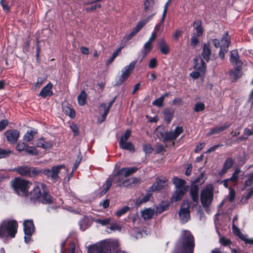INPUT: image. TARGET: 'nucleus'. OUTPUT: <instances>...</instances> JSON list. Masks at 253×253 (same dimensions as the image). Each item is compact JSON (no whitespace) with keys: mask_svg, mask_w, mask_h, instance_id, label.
Listing matches in <instances>:
<instances>
[{"mask_svg":"<svg viewBox=\"0 0 253 253\" xmlns=\"http://www.w3.org/2000/svg\"><path fill=\"white\" fill-rule=\"evenodd\" d=\"M205 108V105L203 102H197L195 104L194 110L196 112H199L203 111Z\"/></svg>","mask_w":253,"mask_h":253,"instance_id":"nucleus-45","label":"nucleus"},{"mask_svg":"<svg viewBox=\"0 0 253 253\" xmlns=\"http://www.w3.org/2000/svg\"><path fill=\"white\" fill-rule=\"evenodd\" d=\"M131 131L130 129H127L125 133L121 136L119 142L127 141V140L131 135Z\"/></svg>","mask_w":253,"mask_h":253,"instance_id":"nucleus-46","label":"nucleus"},{"mask_svg":"<svg viewBox=\"0 0 253 253\" xmlns=\"http://www.w3.org/2000/svg\"><path fill=\"white\" fill-rule=\"evenodd\" d=\"M199 37L196 35V34H193L191 39V45L195 48L200 42Z\"/></svg>","mask_w":253,"mask_h":253,"instance_id":"nucleus-44","label":"nucleus"},{"mask_svg":"<svg viewBox=\"0 0 253 253\" xmlns=\"http://www.w3.org/2000/svg\"><path fill=\"white\" fill-rule=\"evenodd\" d=\"M12 153L10 150H5L0 148V159L9 156Z\"/></svg>","mask_w":253,"mask_h":253,"instance_id":"nucleus-50","label":"nucleus"},{"mask_svg":"<svg viewBox=\"0 0 253 253\" xmlns=\"http://www.w3.org/2000/svg\"><path fill=\"white\" fill-rule=\"evenodd\" d=\"M93 221L98 224H100L103 226H105L111 224L112 221V218L110 217L107 218H99L94 219Z\"/></svg>","mask_w":253,"mask_h":253,"instance_id":"nucleus-33","label":"nucleus"},{"mask_svg":"<svg viewBox=\"0 0 253 253\" xmlns=\"http://www.w3.org/2000/svg\"><path fill=\"white\" fill-rule=\"evenodd\" d=\"M213 197V187L212 184H208L201 191V201L204 208H208L211 205Z\"/></svg>","mask_w":253,"mask_h":253,"instance_id":"nucleus-5","label":"nucleus"},{"mask_svg":"<svg viewBox=\"0 0 253 253\" xmlns=\"http://www.w3.org/2000/svg\"><path fill=\"white\" fill-rule=\"evenodd\" d=\"M167 181V179L165 177L163 179L157 178L156 182L151 187L150 190L154 191L162 189L166 185Z\"/></svg>","mask_w":253,"mask_h":253,"instance_id":"nucleus-18","label":"nucleus"},{"mask_svg":"<svg viewBox=\"0 0 253 253\" xmlns=\"http://www.w3.org/2000/svg\"><path fill=\"white\" fill-rule=\"evenodd\" d=\"M159 47L161 52L164 54H167L169 51V48L166 41L162 39L159 42Z\"/></svg>","mask_w":253,"mask_h":253,"instance_id":"nucleus-32","label":"nucleus"},{"mask_svg":"<svg viewBox=\"0 0 253 253\" xmlns=\"http://www.w3.org/2000/svg\"><path fill=\"white\" fill-rule=\"evenodd\" d=\"M122 48L119 47L115 52H113L112 56L109 58L106 62V65L107 66L110 65L116 58V57L119 55V54L121 52Z\"/></svg>","mask_w":253,"mask_h":253,"instance_id":"nucleus-42","label":"nucleus"},{"mask_svg":"<svg viewBox=\"0 0 253 253\" xmlns=\"http://www.w3.org/2000/svg\"><path fill=\"white\" fill-rule=\"evenodd\" d=\"M137 33V32L133 29L129 34L126 35V37H124V39H126V41H129Z\"/></svg>","mask_w":253,"mask_h":253,"instance_id":"nucleus-62","label":"nucleus"},{"mask_svg":"<svg viewBox=\"0 0 253 253\" xmlns=\"http://www.w3.org/2000/svg\"><path fill=\"white\" fill-rule=\"evenodd\" d=\"M111 226L110 227V229L113 231H121V227L120 226H119L117 223H112V222H111V224H110Z\"/></svg>","mask_w":253,"mask_h":253,"instance_id":"nucleus-57","label":"nucleus"},{"mask_svg":"<svg viewBox=\"0 0 253 253\" xmlns=\"http://www.w3.org/2000/svg\"><path fill=\"white\" fill-rule=\"evenodd\" d=\"M45 187V185L42 183H36L34 189L27 194L30 201L34 203L39 202Z\"/></svg>","mask_w":253,"mask_h":253,"instance_id":"nucleus-7","label":"nucleus"},{"mask_svg":"<svg viewBox=\"0 0 253 253\" xmlns=\"http://www.w3.org/2000/svg\"><path fill=\"white\" fill-rule=\"evenodd\" d=\"M154 214V211L151 209H147L142 211V216L144 219L152 218Z\"/></svg>","mask_w":253,"mask_h":253,"instance_id":"nucleus-39","label":"nucleus"},{"mask_svg":"<svg viewBox=\"0 0 253 253\" xmlns=\"http://www.w3.org/2000/svg\"><path fill=\"white\" fill-rule=\"evenodd\" d=\"M240 170L236 169L233 172L232 176L230 178H228V180L232 181L233 183H236L238 180V174L240 172Z\"/></svg>","mask_w":253,"mask_h":253,"instance_id":"nucleus-47","label":"nucleus"},{"mask_svg":"<svg viewBox=\"0 0 253 253\" xmlns=\"http://www.w3.org/2000/svg\"><path fill=\"white\" fill-rule=\"evenodd\" d=\"M164 118L168 124H169L173 118V112L170 109H165L164 111Z\"/></svg>","mask_w":253,"mask_h":253,"instance_id":"nucleus-41","label":"nucleus"},{"mask_svg":"<svg viewBox=\"0 0 253 253\" xmlns=\"http://www.w3.org/2000/svg\"><path fill=\"white\" fill-rule=\"evenodd\" d=\"M143 48L144 49V55H146L149 53L152 49V43L147 42L144 44Z\"/></svg>","mask_w":253,"mask_h":253,"instance_id":"nucleus-49","label":"nucleus"},{"mask_svg":"<svg viewBox=\"0 0 253 253\" xmlns=\"http://www.w3.org/2000/svg\"><path fill=\"white\" fill-rule=\"evenodd\" d=\"M234 161L231 158H228L224 162L223 168L222 169V173H225L228 169H230L233 165Z\"/></svg>","mask_w":253,"mask_h":253,"instance_id":"nucleus-38","label":"nucleus"},{"mask_svg":"<svg viewBox=\"0 0 253 253\" xmlns=\"http://www.w3.org/2000/svg\"><path fill=\"white\" fill-rule=\"evenodd\" d=\"M8 125V122L6 120L0 121V131L3 130Z\"/></svg>","mask_w":253,"mask_h":253,"instance_id":"nucleus-64","label":"nucleus"},{"mask_svg":"<svg viewBox=\"0 0 253 253\" xmlns=\"http://www.w3.org/2000/svg\"><path fill=\"white\" fill-rule=\"evenodd\" d=\"M138 170L136 167L125 168L121 169L117 174L111 175L113 179V183L116 184L117 186H124L128 187L131 186L128 184L127 177L135 173Z\"/></svg>","mask_w":253,"mask_h":253,"instance_id":"nucleus-1","label":"nucleus"},{"mask_svg":"<svg viewBox=\"0 0 253 253\" xmlns=\"http://www.w3.org/2000/svg\"><path fill=\"white\" fill-rule=\"evenodd\" d=\"M221 43L222 45L221 46V47L228 49V47L230 43V38L228 33H226L224 34L221 39Z\"/></svg>","mask_w":253,"mask_h":253,"instance_id":"nucleus-37","label":"nucleus"},{"mask_svg":"<svg viewBox=\"0 0 253 253\" xmlns=\"http://www.w3.org/2000/svg\"><path fill=\"white\" fill-rule=\"evenodd\" d=\"M61 168H62V166L53 167L51 170L49 169H44L43 173L53 179H57L58 178V174Z\"/></svg>","mask_w":253,"mask_h":253,"instance_id":"nucleus-13","label":"nucleus"},{"mask_svg":"<svg viewBox=\"0 0 253 253\" xmlns=\"http://www.w3.org/2000/svg\"><path fill=\"white\" fill-rule=\"evenodd\" d=\"M230 62L235 68H240L243 65L242 62L239 59V55L237 50H233L230 53Z\"/></svg>","mask_w":253,"mask_h":253,"instance_id":"nucleus-14","label":"nucleus"},{"mask_svg":"<svg viewBox=\"0 0 253 253\" xmlns=\"http://www.w3.org/2000/svg\"><path fill=\"white\" fill-rule=\"evenodd\" d=\"M228 49L225 48H223L220 47V50L219 52V56L222 59H224L225 57V53L227 52Z\"/></svg>","mask_w":253,"mask_h":253,"instance_id":"nucleus-59","label":"nucleus"},{"mask_svg":"<svg viewBox=\"0 0 253 253\" xmlns=\"http://www.w3.org/2000/svg\"><path fill=\"white\" fill-rule=\"evenodd\" d=\"M116 98H117V97L115 96L113 98V99L111 101H110L109 102L108 106H106V104L105 103H103L100 104V107H103L104 108V113H103V114L102 115V119L101 120V122H103V121H104L106 120L107 115H108L111 107L112 106L113 103L115 101V100L116 99Z\"/></svg>","mask_w":253,"mask_h":253,"instance_id":"nucleus-21","label":"nucleus"},{"mask_svg":"<svg viewBox=\"0 0 253 253\" xmlns=\"http://www.w3.org/2000/svg\"><path fill=\"white\" fill-rule=\"evenodd\" d=\"M164 97H160L155 99L152 103L153 105L157 106L159 107H161L163 105Z\"/></svg>","mask_w":253,"mask_h":253,"instance_id":"nucleus-53","label":"nucleus"},{"mask_svg":"<svg viewBox=\"0 0 253 253\" xmlns=\"http://www.w3.org/2000/svg\"><path fill=\"white\" fill-rule=\"evenodd\" d=\"M211 54V46L210 42L204 43L203 45L202 56L207 61L209 62Z\"/></svg>","mask_w":253,"mask_h":253,"instance_id":"nucleus-16","label":"nucleus"},{"mask_svg":"<svg viewBox=\"0 0 253 253\" xmlns=\"http://www.w3.org/2000/svg\"><path fill=\"white\" fill-rule=\"evenodd\" d=\"M244 177L245 179L244 184V188H246L248 187L251 186L253 182V172L245 174Z\"/></svg>","mask_w":253,"mask_h":253,"instance_id":"nucleus-30","label":"nucleus"},{"mask_svg":"<svg viewBox=\"0 0 253 253\" xmlns=\"http://www.w3.org/2000/svg\"><path fill=\"white\" fill-rule=\"evenodd\" d=\"M37 133L35 130H30L27 131L23 137V140L26 142H29L33 139L34 136Z\"/></svg>","mask_w":253,"mask_h":253,"instance_id":"nucleus-36","label":"nucleus"},{"mask_svg":"<svg viewBox=\"0 0 253 253\" xmlns=\"http://www.w3.org/2000/svg\"><path fill=\"white\" fill-rule=\"evenodd\" d=\"M137 61H132L128 65L126 66L121 71V75L115 85H120L125 82L129 77L132 71L133 70Z\"/></svg>","mask_w":253,"mask_h":253,"instance_id":"nucleus-8","label":"nucleus"},{"mask_svg":"<svg viewBox=\"0 0 253 253\" xmlns=\"http://www.w3.org/2000/svg\"><path fill=\"white\" fill-rule=\"evenodd\" d=\"M19 174L22 176L35 177L38 175L41 171L35 168H31L28 166H21L15 169Z\"/></svg>","mask_w":253,"mask_h":253,"instance_id":"nucleus-10","label":"nucleus"},{"mask_svg":"<svg viewBox=\"0 0 253 253\" xmlns=\"http://www.w3.org/2000/svg\"><path fill=\"white\" fill-rule=\"evenodd\" d=\"M27 144L24 142H19L16 146L15 149L19 152H22L26 150Z\"/></svg>","mask_w":253,"mask_h":253,"instance_id":"nucleus-51","label":"nucleus"},{"mask_svg":"<svg viewBox=\"0 0 253 253\" xmlns=\"http://www.w3.org/2000/svg\"><path fill=\"white\" fill-rule=\"evenodd\" d=\"M36 144L37 147H41L44 150L49 149L52 146V143L51 141H45L42 138L37 140Z\"/></svg>","mask_w":253,"mask_h":253,"instance_id":"nucleus-24","label":"nucleus"},{"mask_svg":"<svg viewBox=\"0 0 253 253\" xmlns=\"http://www.w3.org/2000/svg\"><path fill=\"white\" fill-rule=\"evenodd\" d=\"M239 238L244 241L246 244H253V239H251L247 238V236L243 235L242 233L238 235Z\"/></svg>","mask_w":253,"mask_h":253,"instance_id":"nucleus-54","label":"nucleus"},{"mask_svg":"<svg viewBox=\"0 0 253 253\" xmlns=\"http://www.w3.org/2000/svg\"><path fill=\"white\" fill-rule=\"evenodd\" d=\"M91 4V6L86 7L85 10L87 12H90L92 11L99 9L101 7V4L96 3L95 1H89L84 3V5H87Z\"/></svg>","mask_w":253,"mask_h":253,"instance_id":"nucleus-29","label":"nucleus"},{"mask_svg":"<svg viewBox=\"0 0 253 253\" xmlns=\"http://www.w3.org/2000/svg\"><path fill=\"white\" fill-rule=\"evenodd\" d=\"M185 207L181 208L179 212V216L181 222L184 224L186 223L190 218V212H189V205L187 203Z\"/></svg>","mask_w":253,"mask_h":253,"instance_id":"nucleus-12","label":"nucleus"},{"mask_svg":"<svg viewBox=\"0 0 253 253\" xmlns=\"http://www.w3.org/2000/svg\"><path fill=\"white\" fill-rule=\"evenodd\" d=\"M219 242L220 244L223 245V246H227L231 243V241H230V240L224 237L220 238Z\"/></svg>","mask_w":253,"mask_h":253,"instance_id":"nucleus-58","label":"nucleus"},{"mask_svg":"<svg viewBox=\"0 0 253 253\" xmlns=\"http://www.w3.org/2000/svg\"><path fill=\"white\" fill-rule=\"evenodd\" d=\"M155 2L153 0H146L144 3V11L146 13L152 12V14L156 11H154V5Z\"/></svg>","mask_w":253,"mask_h":253,"instance_id":"nucleus-28","label":"nucleus"},{"mask_svg":"<svg viewBox=\"0 0 253 253\" xmlns=\"http://www.w3.org/2000/svg\"><path fill=\"white\" fill-rule=\"evenodd\" d=\"M188 189V186H185L184 187L176 189L172 195V200L175 201L181 200Z\"/></svg>","mask_w":253,"mask_h":253,"instance_id":"nucleus-17","label":"nucleus"},{"mask_svg":"<svg viewBox=\"0 0 253 253\" xmlns=\"http://www.w3.org/2000/svg\"><path fill=\"white\" fill-rule=\"evenodd\" d=\"M194 60L196 62L194 66L195 69L204 74L206 71V65L205 62L200 57L196 58Z\"/></svg>","mask_w":253,"mask_h":253,"instance_id":"nucleus-19","label":"nucleus"},{"mask_svg":"<svg viewBox=\"0 0 253 253\" xmlns=\"http://www.w3.org/2000/svg\"><path fill=\"white\" fill-rule=\"evenodd\" d=\"M129 208L128 207H125L120 210L118 211L116 214L118 216H121L126 213L129 210Z\"/></svg>","mask_w":253,"mask_h":253,"instance_id":"nucleus-56","label":"nucleus"},{"mask_svg":"<svg viewBox=\"0 0 253 253\" xmlns=\"http://www.w3.org/2000/svg\"><path fill=\"white\" fill-rule=\"evenodd\" d=\"M143 150L145 153L147 154L151 153L153 149L150 144H146L143 145Z\"/></svg>","mask_w":253,"mask_h":253,"instance_id":"nucleus-55","label":"nucleus"},{"mask_svg":"<svg viewBox=\"0 0 253 253\" xmlns=\"http://www.w3.org/2000/svg\"><path fill=\"white\" fill-rule=\"evenodd\" d=\"M19 135V131L16 129L8 130L4 133L7 140L11 144H14L17 141Z\"/></svg>","mask_w":253,"mask_h":253,"instance_id":"nucleus-11","label":"nucleus"},{"mask_svg":"<svg viewBox=\"0 0 253 253\" xmlns=\"http://www.w3.org/2000/svg\"><path fill=\"white\" fill-rule=\"evenodd\" d=\"M52 86L53 85L51 83H48L41 90L39 93V96L43 98L51 96L52 95V91H51Z\"/></svg>","mask_w":253,"mask_h":253,"instance_id":"nucleus-20","label":"nucleus"},{"mask_svg":"<svg viewBox=\"0 0 253 253\" xmlns=\"http://www.w3.org/2000/svg\"><path fill=\"white\" fill-rule=\"evenodd\" d=\"M25 235L31 236L35 231V227L32 220H25L23 223Z\"/></svg>","mask_w":253,"mask_h":253,"instance_id":"nucleus-15","label":"nucleus"},{"mask_svg":"<svg viewBox=\"0 0 253 253\" xmlns=\"http://www.w3.org/2000/svg\"><path fill=\"white\" fill-rule=\"evenodd\" d=\"M199 187L197 185H192L190 189V195L192 200L197 203L199 200Z\"/></svg>","mask_w":253,"mask_h":253,"instance_id":"nucleus-23","label":"nucleus"},{"mask_svg":"<svg viewBox=\"0 0 253 253\" xmlns=\"http://www.w3.org/2000/svg\"><path fill=\"white\" fill-rule=\"evenodd\" d=\"M244 134L248 136L253 135V125L246 127L244 129Z\"/></svg>","mask_w":253,"mask_h":253,"instance_id":"nucleus-52","label":"nucleus"},{"mask_svg":"<svg viewBox=\"0 0 253 253\" xmlns=\"http://www.w3.org/2000/svg\"><path fill=\"white\" fill-rule=\"evenodd\" d=\"M230 126V124H225L221 126H215L211 128L210 131L207 133L206 135L207 136H209L214 134L219 133L221 131H223V130L228 128Z\"/></svg>","mask_w":253,"mask_h":253,"instance_id":"nucleus-22","label":"nucleus"},{"mask_svg":"<svg viewBox=\"0 0 253 253\" xmlns=\"http://www.w3.org/2000/svg\"><path fill=\"white\" fill-rule=\"evenodd\" d=\"M119 146L122 149L128 150L131 152L135 151L134 146L131 142H119Z\"/></svg>","mask_w":253,"mask_h":253,"instance_id":"nucleus-27","label":"nucleus"},{"mask_svg":"<svg viewBox=\"0 0 253 253\" xmlns=\"http://www.w3.org/2000/svg\"><path fill=\"white\" fill-rule=\"evenodd\" d=\"M181 236L182 247L180 253H193L195 247L194 238L191 232L188 230L183 231Z\"/></svg>","mask_w":253,"mask_h":253,"instance_id":"nucleus-3","label":"nucleus"},{"mask_svg":"<svg viewBox=\"0 0 253 253\" xmlns=\"http://www.w3.org/2000/svg\"><path fill=\"white\" fill-rule=\"evenodd\" d=\"M237 70L235 71H231L230 73V76L233 79L236 80L240 78L242 76V73L239 70V68H236Z\"/></svg>","mask_w":253,"mask_h":253,"instance_id":"nucleus-48","label":"nucleus"},{"mask_svg":"<svg viewBox=\"0 0 253 253\" xmlns=\"http://www.w3.org/2000/svg\"><path fill=\"white\" fill-rule=\"evenodd\" d=\"M156 12H154L151 15L147 17L142 21L137 23L136 26L133 28L137 33L142 28V27L150 20L152 17L156 14Z\"/></svg>","mask_w":253,"mask_h":253,"instance_id":"nucleus-26","label":"nucleus"},{"mask_svg":"<svg viewBox=\"0 0 253 253\" xmlns=\"http://www.w3.org/2000/svg\"><path fill=\"white\" fill-rule=\"evenodd\" d=\"M183 132V128L180 126H177L173 131H166L164 126H158L155 131V134L163 142H166L169 141H172L176 138Z\"/></svg>","mask_w":253,"mask_h":253,"instance_id":"nucleus-2","label":"nucleus"},{"mask_svg":"<svg viewBox=\"0 0 253 253\" xmlns=\"http://www.w3.org/2000/svg\"><path fill=\"white\" fill-rule=\"evenodd\" d=\"M111 244L106 241H102L89 248L90 253H111Z\"/></svg>","mask_w":253,"mask_h":253,"instance_id":"nucleus-9","label":"nucleus"},{"mask_svg":"<svg viewBox=\"0 0 253 253\" xmlns=\"http://www.w3.org/2000/svg\"><path fill=\"white\" fill-rule=\"evenodd\" d=\"M157 64V61L156 58L151 59L149 63V68L153 69L156 67Z\"/></svg>","mask_w":253,"mask_h":253,"instance_id":"nucleus-63","label":"nucleus"},{"mask_svg":"<svg viewBox=\"0 0 253 253\" xmlns=\"http://www.w3.org/2000/svg\"><path fill=\"white\" fill-rule=\"evenodd\" d=\"M87 94L84 90H82L78 96V102L80 105L84 106L86 103Z\"/></svg>","mask_w":253,"mask_h":253,"instance_id":"nucleus-40","label":"nucleus"},{"mask_svg":"<svg viewBox=\"0 0 253 253\" xmlns=\"http://www.w3.org/2000/svg\"><path fill=\"white\" fill-rule=\"evenodd\" d=\"M63 111L71 118H74L76 116L75 112L73 109L68 105L62 106Z\"/></svg>","mask_w":253,"mask_h":253,"instance_id":"nucleus-35","label":"nucleus"},{"mask_svg":"<svg viewBox=\"0 0 253 253\" xmlns=\"http://www.w3.org/2000/svg\"><path fill=\"white\" fill-rule=\"evenodd\" d=\"M140 179L136 177L128 179V184H131V187L134 186L135 184L138 183ZM128 187H130V186H129Z\"/></svg>","mask_w":253,"mask_h":253,"instance_id":"nucleus-60","label":"nucleus"},{"mask_svg":"<svg viewBox=\"0 0 253 253\" xmlns=\"http://www.w3.org/2000/svg\"><path fill=\"white\" fill-rule=\"evenodd\" d=\"M31 183L26 180L16 178L12 182V185L14 191L17 194L21 196H27Z\"/></svg>","mask_w":253,"mask_h":253,"instance_id":"nucleus-4","label":"nucleus"},{"mask_svg":"<svg viewBox=\"0 0 253 253\" xmlns=\"http://www.w3.org/2000/svg\"><path fill=\"white\" fill-rule=\"evenodd\" d=\"M25 152L31 155H37L39 154L38 151L33 146H29L27 145Z\"/></svg>","mask_w":253,"mask_h":253,"instance_id":"nucleus-43","label":"nucleus"},{"mask_svg":"<svg viewBox=\"0 0 253 253\" xmlns=\"http://www.w3.org/2000/svg\"><path fill=\"white\" fill-rule=\"evenodd\" d=\"M42 203V204H50L52 202V199L50 195L45 191V189L43 190L41 199H40L39 203Z\"/></svg>","mask_w":253,"mask_h":253,"instance_id":"nucleus-31","label":"nucleus"},{"mask_svg":"<svg viewBox=\"0 0 253 253\" xmlns=\"http://www.w3.org/2000/svg\"><path fill=\"white\" fill-rule=\"evenodd\" d=\"M113 182V179L112 178V176L110 175L107 178V179L106 180L104 184L102 186V189L100 192V196L105 195L107 193V192L111 187Z\"/></svg>","mask_w":253,"mask_h":253,"instance_id":"nucleus-25","label":"nucleus"},{"mask_svg":"<svg viewBox=\"0 0 253 253\" xmlns=\"http://www.w3.org/2000/svg\"><path fill=\"white\" fill-rule=\"evenodd\" d=\"M18 223L16 220H4L1 224L0 232L4 233L5 232L7 235L12 238H14L17 233Z\"/></svg>","mask_w":253,"mask_h":253,"instance_id":"nucleus-6","label":"nucleus"},{"mask_svg":"<svg viewBox=\"0 0 253 253\" xmlns=\"http://www.w3.org/2000/svg\"><path fill=\"white\" fill-rule=\"evenodd\" d=\"M205 173L202 172L199 176L195 180L194 183H198L201 182L203 183L205 180Z\"/></svg>","mask_w":253,"mask_h":253,"instance_id":"nucleus-61","label":"nucleus"},{"mask_svg":"<svg viewBox=\"0 0 253 253\" xmlns=\"http://www.w3.org/2000/svg\"><path fill=\"white\" fill-rule=\"evenodd\" d=\"M172 182L176 189L184 187L185 186L184 185L186 181L177 177H174L172 178Z\"/></svg>","mask_w":253,"mask_h":253,"instance_id":"nucleus-34","label":"nucleus"}]
</instances>
